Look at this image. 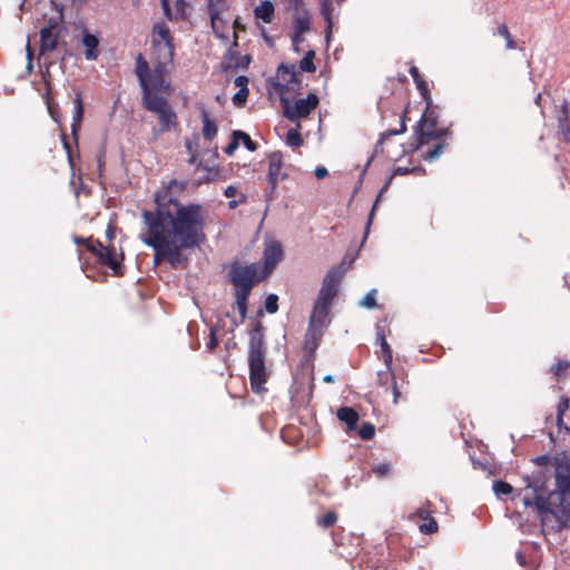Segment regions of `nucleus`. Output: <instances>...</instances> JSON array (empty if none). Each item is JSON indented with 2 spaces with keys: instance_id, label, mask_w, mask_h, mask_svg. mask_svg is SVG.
<instances>
[{
  "instance_id": "nucleus-40",
  "label": "nucleus",
  "mask_w": 570,
  "mask_h": 570,
  "mask_svg": "<svg viewBox=\"0 0 570 570\" xmlns=\"http://www.w3.org/2000/svg\"><path fill=\"white\" fill-rule=\"evenodd\" d=\"M492 489L497 495H508L513 492V487L502 480H495L493 482Z\"/></svg>"
},
{
  "instance_id": "nucleus-34",
  "label": "nucleus",
  "mask_w": 570,
  "mask_h": 570,
  "mask_svg": "<svg viewBox=\"0 0 570 570\" xmlns=\"http://www.w3.org/2000/svg\"><path fill=\"white\" fill-rule=\"evenodd\" d=\"M321 2V13L324 20L326 21V29H325V38L326 41L331 38V31H332V7H331V0H320Z\"/></svg>"
},
{
  "instance_id": "nucleus-58",
  "label": "nucleus",
  "mask_w": 570,
  "mask_h": 570,
  "mask_svg": "<svg viewBox=\"0 0 570 570\" xmlns=\"http://www.w3.org/2000/svg\"><path fill=\"white\" fill-rule=\"evenodd\" d=\"M86 248L88 252H90L96 257H98V253L100 252V249H105V246L99 240H96V242L89 240Z\"/></svg>"
},
{
  "instance_id": "nucleus-52",
  "label": "nucleus",
  "mask_w": 570,
  "mask_h": 570,
  "mask_svg": "<svg viewBox=\"0 0 570 570\" xmlns=\"http://www.w3.org/2000/svg\"><path fill=\"white\" fill-rule=\"evenodd\" d=\"M360 304L367 308L376 307V289H371Z\"/></svg>"
},
{
  "instance_id": "nucleus-56",
  "label": "nucleus",
  "mask_w": 570,
  "mask_h": 570,
  "mask_svg": "<svg viewBox=\"0 0 570 570\" xmlns=\"http://www.w3.org/2000/svg\"><path fill=\"white\" fill-rule=\"evenodd\" d=\"M159 1H160V6H161L163 12H164V16L166 17V19L169 21L175 20V13L173 12L171 7H170V0H159Z\"/></svg>"
},
{
  "instance_id": "nucleus-47",
  "label": "nucleus",
  "mask_w": 570,
  "mask_h": 570,
  "mask_svg": "<svg viewBox=\"0 0 570 570\" xmlns=\"http://www.w3.org/2000/svg\"><path fill=\"white\" fill-rule=\"evenodd\" d=\"M393 381H395V377L393 375V373L391 372V367H386L385 371H379L377 372V383L381 385V386H387L389 383H393Z\"/></svg>"
},
{
  "instance_id": "nucleus-2",
  "label": "nucleus",
  "mask_w": 570,
  "mask_h": 570,
  "mask_svg": "<svg viewBox=\"0 0 570 570\" xmlns=\"http://www.w3.org/2000/svg\"><path fill=\"white\" fill-rule=\"evenodd\" d=\"M525 488L533 490V498H524L523 504L525 507H535L539 518L542 523H546L548 518L552 515L557 521L556 531L570 529V502L567 500H557L544 497L541 492L544 491V476L538 475L531 478L525 475Z\"/></svg>"
},
{
  "instance_id": "nucleus-9",
  "label": "nucleus",
  "mask_w": 570,
  "mask_h": 570,
  "mask_svg": "<svg viewBox=\"0 0 570 570\" xmlns=\"http://www.w3.org/2000/svg\"><path fill=\"white\" fill-rule=\"evenodd\" d=\"M318 102V96L311 92L306 98L296 100L294 106H292L289 101L288 105L283 108V115L289 121L298 122L301 118H306L314 109H316Z\"/></svg>"
},
{
  "instance_id": "nucleus-30",
  "label": "nucleus",
  "mask_w": 570,
  "mask_h": 570,
  "mask_svg": "<svg viewBox=\"0 0 570 570\" xmlns=\"http://www.w3.org/2000/svg\"><path fill=\"white\" fill-rule=\"evenodd\" d=\"M423 140L422 129L420 126L414 127V132L407 142L403 144V154H412L419 150L425 144H421Z\"/></svg>"
},
{
  "instance_id": "nucleus-32",
  "label": "nucleus",
  "mask_w": 570,
  "mask_h": 570,
  "mask_svg": "<svg viewBox=\"0 0 570 570\" xmlns=\"http://www.w3.org/2000/svg\"><path fill=\"white\" fill-rule=\"evenodd\" d=\"M410 75L412 76L415 85H416V88L419 89L422 98L425 100V99H429V98H432L431 97V92L429 90V87L425 82V80L422 78V76L420 75V71L419 69L415 67V66H412L410 68Z\"/></svg>"
},
{
  "instance_id": "nucleus-36",
  "label": "nucleus",
  "mask_w": 570,
  "mask_h": 570,
  "mask_svg": "<svg viewBox=\"0 0 570 570\" xmlns=\"http://www.w3.org/2000/svg\"><path fill=\"white\" fill-rule=\"evenodd\" d=\"M271 86L276 90V92L279 95V102L282 105V108H284L286 105H288L289 99L287 98L286 94L291 90L288 83H282L277 80H271Z\"/></svg>"
},
{
  "instance_id": "nucleus-5",
  "label": "nucleus",
  "mask_w": 570,
  "mask_h": 570,
  "mask_svg": "<svg viewBox=\"0 0 570 570\" xmlns=\"http://www.w3.org/2000/svg\"><path fill=\"white\" fill-rule=\"evenodd\" d=\"M556 491L550 492V499H570V456L566 453L556 454L554 459Z\"/></svg>"
},
{
  "instance_id": "nucleus-11",
  "label": "nucleus",
  "mask_w": 570,
  "mask_h": 570,
  "mask_svg": "<svg viewBox=\"0 0 570 570\" xmlns=\"http://www.w3.org/2000/svg\"><path fill=\"white\" fill-rule=\"evenodd\" d=\"M73 104V115H72V124H71V136L73 138V142L78 145V134L81 128V122L83 119V101L81 91H76L75 97L72 99Z\"/></svg>"
},
{
  "instance_id": "nucleus-27",
  "label": "nucleus",
  "mask_w": 570,
  "mask_h": 570,
  "mask_svg": "<svg viewBox=\"0 0 570 570\" xmlns=\"http://www.w3.org/2000/svg\"><path fill=\"white\" fill-rule=\"evenodd\" d=\"M376 341L381 346L384 364L390 368L393 362L392 348L385 338L383 330L380 326H376Z\"/></svg>"
},
{
  "instance_id": "nucleus-61",
  "label": "nucleus",
  "mask_w": 570,
  "mask_h": 570,
  "mask_svg": "<svg viewBox=\"0 0 570 570\" xmlns=\"http://www.w3.org/2000/svg\"><path fill=\"white\" fill-rule=\"evenodd\" d=\"M234 85L236 87H239L240 88H244V87H247L248 85V78L246 76H238L236 77V79L234 80Z\"/></svg>"
},
{
  "instance_id": "nucleus-29",
  "label": "nucleus",
  "mask_w": 570,
  "mask_h": 570,
  "mask_svg": "<svg viewBox=\"0 0 570 570\" xmlns=\"http://www.w3.org/2000/svg\"><path fill=\"white\" fill-rule=\"evenodd\" d=\"M202 121L203 136L206 140L212 141L216 137L218 128L215 120L209 117L205 109L202 111Z\"/></svg>"
},
{
  "instance_id": "nucleus-21",
  "label": "nucleus",
  "mask_w": 570,
  "mask_h": 570,
  "mask_svg": "<svg viewBox=\"0 0 570 570\" xmlns=\"http://www.w3.org/2000/svg\"><path fill=\"white\" fill-rule=\"evenodd\" d=\"M405 120H406V110H404L402 112V115L400 116V128L399 129H387V130H385L384 132H382L380 135V138H379V140H377V142L375 145V148H374V151L376 154L383 151V144L390 137L396 136V135H401V134H404L406 131Z\"/></svg>"
},
{
  "instance_id": "nucleus-18",
  "label": "nucleus",
  "mask_w": 570,
  "mask_h": 570,
  "mask_svg": "<svg viewBox=\"0 0 570 570\" xmlns=\"http://www.w3.org/2000/svg\"><path fill=\"white\" fill-rule=\"evenodd\" d=\"M277 77H279L284 81H286L288 83V86L292 85V86L299 87L302 83L301 75L298 71H296L294 65H287V63L282 62L277 67Z\"/></svg>"
},
{
  "instance_id": "nucleus-41",
  "label": "nucleus",
  "mask_w": 570,
  "mask_h": 570,
  "mask_svg": "<svg viewBox=\"0 0 570 570\" xmlns=\"http://www.w3.org/2000/svg\"><path fill=\"white\" fill-rule=\"evenodd\" d=\"M286 142L291 147H299L303 145L304 140L296 128L288 129L286 134Z\"/></svg>"
},
{
  "instance_id": "nucleus-7",
  "label": "nucleus",
  "mask_w": 570,
  "mask_h": 570,
  "mask_svg": "<svg viewBox=\"0 0 570 570\" xmlns=\"http://www.w3.org/2000/svg\"><path fill=\"white\" fill-rule=\"evenodd\" d=\"M346 271L347 268L345 267V263L342 262L340 265L331 268L327 272L323 279L316 302L328 305L332 304L334 297L337 295L338 286Z\"/></svg>"
},
{
  "instance_id": "nucleus-42",
  "label": "nucleus",
  "mask_w": 570,
  "mask_h": 570,
  "mask_svg": "<svg viewBox=\"0 0 570 570\" xmlns=\"http://www.w3.org/2000/svg\"><path fill=\"white\" fill-rule=\"evenodd\" d=\"M446 146L448 145L444 141L436 144L432 149H430L424 155V159L428 160V161L436 160L443 154V151L446 148Z\"/></svg>"
},
{
  "instance_id": "nucleus-46",
  "label": "nucleus",
  "mask_w": 570,
  "mask_h": 570,
  "mask_svg": "<svg viewBox=\"0 0 570 570\" xmlns=\"http://www.w3.org/2000/svg\"><path fill=\"white\" fill-rule=\"evenodd\" d=\"M372 471L375 473V475L377 478H386L391 474L392 472V466L389 462H382V463H379L377 465H374L372 468Z\"/></svg>"
},
{
  "instance_id": "nucleus-20",
  "label": "nucleus",
  "mask_w": 570,
  "mask_h": 570,
  "mask_svg": "<svg viewBox=\"0 0 570 570\" xmlns=\"http://www.w3.org/2000/svg\"><path fill=\"white\" fill-rule=\"evenodd\" d=\"M330 306L328 304L320 303L315 301L313 312L309 316L308 324L316 325L322 328L325 326L326 318L330 313Z\"/></svg>"
},
{
  "instance_id": "nucleus-15",
  "label": "nucleus",
  "mask_w": 570,
  "mask_h": 570,
  "mask_svg": "<svg viewBox=\"0 0 570 570\" xmlns=\"http://www.w3.org/2000/svg\"><path fill=\"white\" fill-rule=\"evenodd\" d=\"M323 337V328L316 325L308 324L306 333H305V340H304V348L309 353L313 354L320 346V343Z\"/></svg>"
},
{
  "instance_id": "nucleus-26",
  "label": "nucleus",
  "mask_w": 570,
  "mask_h": 570,
  "mask_svg": "<svg viewBox=\"0 0 570 570\" xmlns=\"http://www.w3.org/2000/svg\"><path fill=\"white\" fill-rule=\"evenodd\" d=\"M97 261L110 269H112L115 273H117L119 268V263L116 258V253L114 248L105 247V249H100L98 253Z\"/></svg>"
},
{
  "instance_id": "nucleus-45",
  "label": "nucleus",
  "mask_w": 570,
  "mask_h": 570,
  "mask_svg": "<svg viewBox=\"0 0 570 570\" xmlns=\"http://www.w3.org/2000/svg\"><path fill=\"white\" fill-rule=\"evenodd\" d=\"M249 94L248 87L240 88L232 98L233 104L236 107H243L246 101Z\"/></svg>"
},
{
  "instance_id": "nucleus-53",
  "label": "nucleus",
  "mask_w": 570,
  "mask_h": 570,
  "mask_svg": "<svg viewBox=\"0 0 570 570\" xmlns=\"http://www.w3.org/2000/svg\"><path fill=\"white\" fill-rule=\"evenodd\" d=\"M569 367H570V362L561 360V361H558L551 367V372L554 376L560 377L564 373V371L568 370Z\"/></svg>"
},
{
  "instance_id": "nucleus-33",
  "label": "nucleus",
  "mask_w": 570,
  "mask_h": 570,
  "mask_svg": "<svg viewBox=\"0 0 570 570\" xmlns=\"http://www.w3.org/2000/svg\"><path fill=\"white\" fill-rule=\"evenodd\" d=\"M570 399L568 396H561L557 405V425L559 430L564 429L570 433V426L563 423V415L569 410Z\"/></svg>"
},
{
  "instance_id": "nucleus-6",
  "label": "nucleus",
  "mask_w": 570,
  "mask_h": 570,
  "mask_svg": "<svg viewBox=\"0 0 570 570\" xmlns=\"http://www.w3.org/2000/svg\"><path fill=\"white\" fill-rule=\"evenodd\" d=\"M268 170H267V189L265 191L266 208L265 214L269 208V204L278 197L277 186L281 175V169L284 167L283 154L279 150L272 151L267 155Z\"/></svg>"
},
{
  "instance_id": "nucleus-63",
  "label": "nucleus",
  "mask_w": 570,
  "mask_h": 570,
  "mask_svg": "<svg viewBox=\"0 0 570 570\" xmlns=\"http://www.w3.org/2000/svg\"><path fill=\"white\" fill-rule=\"evenodd\" d=\"M411 168L409 167H396L394 170H393V176H404V175H409L411 171Z\"/></svg>"
},
{
  "instance_id": "nucleus-54",
  "label": "nucleus",
  "mask_w": 570,
  "mask_h": 570,
  "mask_svg": "<svg viewBox=\"0 0 570 570\" xmlns=\"http://www.w3.org/2000/svg\"><path fill=\"white\" fill-rule=\"evenodd\" d=\"M554 459H556V455L551 456L549 454H542V455L535 456L534 459H532V461L539 466H546L549 464L554 466Z\"/></svg>"
},
{
  "instance_id": "nucleus-49",
  "label": "nucleus",
  "mask_w": 570,
  "mask_h": 570,
  "mask_svg": "<svg viewBox=\"0 0 570 570\" xmlns=\"http://www.w3.org/2000/svg\"><path fill=\"white\" fill-rule=\"evenodd\" d=\"M498 35L504 37V39L507 40V48L508 49H514L515 48V42H514L512 36L510 35L507 24L502 23V24H500L498 27Z\"/></svg>"
},
{
  "instance_id": "nucleus-14",
  "label": "nucleus",
  "mask_w": 570,
  "mask_h": 570,
  "mask_svg": "<svg viewBox=\"0 0 570 570\" xmlns=\"http://www.w3.org/2000/svg\"><path fill=\"white\" fill-rule=\"evenodd\" d=\"M424 101L426 102L425 110L415 126H420L421 129L434 128L440 117L438 111L439 107L433 105L432 98L425 99Z\"/></svg>"
},
{
  "instance_id": "nucleus-25",
  "label": "nucleus",
  "mask_w": 570,
  "mask_h": 570,
  "mask_svg": "<svg viewBox=\"0 0 570 570\" xmlns=\"http://www.w3.org/2000/svg\"><path fill=\"white\" fill-rule=\"evenodd\" d=\"M275 8L272 1L264 0L255 9V18L263 20L265 23H271L274 19Z\"/></svg>"
},
{
  "instance_id": "nucleus-10",
  "label": "nucleus",
  "mask_w": 570,
  "mask_h": 570,
  "mask_svg": "<svg viewBox=\"0 0 570 570\" xmlns=\"http://www.w3.org/2000/svg\"><path fill=\"white\" fill-rule=\"evenodd\" d=\"M158 38L160 40H163L165 43L166 55L164 56V58L167 59L168 62H173L174 52H175L174 38L170 33L169 28L163 21L156 22L153 26L151 43H153V47H155V48H157L159 46Z\"/></svg>"
},
{
  "instance_id": "nucleus-62",
  "label": "nucleus",
  "mask_w": 570,
  "mask_h": 570,
  "mask_svg": "<svg viewBox=\"0 0 570 570\" xmlns=\"http://www.w3.org/2000/svg\"><path fill=\"white\" fill-rule=\"evenodd\" d=\"M314 174L317 179H323L328 175V171L325 167L318 166L316 167Z\"/></svg>"
},
{
  "instance_id": "nucleus-35",
  "label": "nucleus",
  "mask_w": 570,
  "mask_h": 570,
  "mask_svg": "<svg viewBox=\"0 0 570 570\" xmlns=\"http://www.w3.org/2000/svg\"><path fill=\"white\" fill-rule=\"evenodd\" d=\"M448 128H430V129H422V136L423 140L421 144H429L431 140L441 139L442 137H445L449 134Z\"/></svg>"
},
{
  "instance_id": "nucleus-38",
  "label": "nucleus",
  "mask_w": 570,
  "mask_h": 570,
  "mask_svg": "<svg viewBox=\"0 0 570 570\" xmlns=\"http://www.w3.org/2000/svg\"><path fill=\"white\" fill-rule=\"evenodd\" d=\"M189 3L186 0L175 1V21H186L189 19Z\"/></svg>"
},
{
  "instance_id": "nucleus-50",
  "label": "nucleus",
  "mask_w": 570,
  "mask_h": 570,
  "mask_svg": "<svg viewBox=\"0 0 570 570\" xmlns=\"http://www.w3.org/2000/svg\"><path fill=\"white\" fill-rule=\"evenodd\" d=\"M428 522L420 525V531L424 534H432L438 531V522L434 518L426 520Z\"/></svg>"
},
{
  "instance_id": "nucleus-16",
  "label": "nucleus",
  "mask_w": 570,
  "mask_h": 570,
  "mask_svg": "<svg viewBox=\"0 0 570 570\" xmlns=\"http://www.w3.org/2000/svg\"><path fill=\"white\" fill-rule=\"evenodd\" d=\"M81 43L86 48L85 58L90 61L96 60L99 56V38L96 35L90 33L88 29H83Z\"/></svg>"
},
{
  "instance_id": "nucleus-28",
  "label": "nucleus",
  "mask_w": 570,
  "mask_h": 570,
  "mask_svg": "<svg viewBox=\"0 0 570 570\" xmlns=\"http://www.w3.org/2000/svg\"><path fill=\"white\" fill-rule=\"evenodd\" d=\"M252 289L248 288H237L235 291V301L237 305L238 313L240 315L242 322L246 318L247 315V304L248 297Z\"/></svg>"
},
{
  "instance_id": "nucleus-37",
  "label": "nucleus",
  "mask_w": 570,
  "mask_h": 570,
  "mask_svg": "<svg viewBox=\"0 0 570 570\" xmlns=\"http://www.w3.org/2000/svg\"><path fill=\"white\" fill-rule=\"evenodd\" d=\"M233 136L242 142L248 151H255L258 147L257 142L252 140L250 136L243 130H234Z\"/></svg>"
},
{
  "instance_id": "nucleus-1",
  "label": "nucleus",
  "mask_w": 570,
  "mask_h": 570,
  "mask_svg": "<svg viewBox=\"0 0 570 570\" xmlns=\"http://www.w3.org/2000/svg\"><path fill=\"white\" fill-rule=\"evenodd\" d=\"M170 185L154 195V209L142 210L146 232L140 239L155 252L154 264L168 263L186 268L184 250L199 248L206 242V212L200 204H183L169 195Z\"/></svg>"
},
{
  "instance_id": "nucleus-19",
  "label": "nucleus",
  "mask_w": 570,
  "mask_h": 570,
  "mask_svg": "<svg viewBox=\"0 0 570 570\" xmlns=\"http://www.w3.org/2000/svg\"><path fill=\"white\" fill-rule=\"evenodd\" d=\"M167 59L164 62H159L157 67L149 73L148 77V89L150 94H157L164 86V67L167 63Z\"/></svg>"
},
{
  "instance_id": "nucleus-24",
  "label": "nucleus",
  "mask_w": 570,
  "mask_h": 570,
  "mask_svg": "<svg viewBox=\"0 0 570 570\" xmlns=\"http://www.w3.org/2000/svg\"><path fill=\"white\" fill-rule=\"evenodd\" d=\"M59 38L58 35L49 31V28H42L40 30V52L52 51L58 47Z\"/></svg>"
},
{
  "instance_id": "nucleus-43",
  "label": "nucleus",
  "mask_w": 570,
  "mask_h": 570,
  "mask_svg": "<svg viewBox=\"0 0 570 570\" xmlns=\"http://www.w3.org/2000/svg\"><path fill=\"white\" fill-rule=\"evenodd\" d=\"M311 22L307 16L296 17L294 20V31L305 33L309 30Z\"/></svg>"
},
{
  "instance_id": "nucleus-39",
  "label": "nucleus",
  "mask_w": 570,
  "mask_h": 570,
  "mask_svg": "<svg viewBox=\"0 0 570 570\" xmlns=\"http://www.w3.org/2000/svg\"><path fill=\"white\" fill-rule=\"evenodd\" d=\"M46 105H47L48 112L51 116V118L53 119V121L59 125L60 129L63 128L61 122H60V108H59V105L57 102L52 101L49 98L48 94H47V97H46Z\"/></svg>"
},
{
  "instance_id": "nucleus-31",
  "label": "nucleus",
  "mask_w": 570,
  "mask_h": 570,
  "mask_svg": "<svg viewBox=\"0 0 570 570\" xmlns=\"http://www.w3.org/2000/svg\"><path fill=\"white\" fill-rule=\"evenodd\" d=\"M394 176L393 174H391L384 181L383 186L381 187L380 191H379V195L374 202V205L372 206V209L368 214V217H367V223H366V226H365V233H364V239L367 237V234H368V230H370V226L372 224V220H373V217H374V213L377 208V204L382 197V195L389 189V187L391 186L392 184V180H393Z\"/></svg>"
},
{
  "instance_id": "nucleus-22",
  "label": "nucleus",
  "mask_w": 570,
  "mask_h": 570,
  "mask_svg": "<svg viewBox=\"0 0 570 570\" xmlns=\"http://www.w3.org/2000/svg\"><path fill=\"white\" fill-rule=\"evenodd\" d=\"M337 419L344 422L347 426V431L351 432L357 428L360 415L353 407L343 406L337 411Z\"/></svg>"
},
{
  "instance_id": "nucleus-17",
  "label": "nucleus",
  "mask_w": 570,
  "mask_h": 570,
  "mask_svg": "<svg viewBox=\"0 0 570 570\" xmlns=\"http://www.w3.org/2000/svg\"><path fill=\"white\" fill-rule=\"evenodd\" d=\"M225 58L229 61H234V63H226L223 66L224 70L227 71L229 69L234 70H245L248 68L249 63L252 62L250 55H244L240 56L238 51H234L232 49H228L226 52Z\"/></svg>"
},
{
  "instance_id": "nucleus-12",
  "label": "nucleus",
  "mask_w": 570,
  "mask_h": 570,
  "mask_svg": "<svg viewBox=\"0 0 570 570\" xmlns=\"http://www.w3.org/2000/svg\"><path fill=\"white\" fill-rule=\"evenodd\" d=\"M283 248L281 243L274 242L268 245L264 250V272L266 276L269 274L275 266L283 259Z\"/></svg>"
},
{
  "instance_id": "nucleus-57",
  "label": "nucleus",
  "mask_w": 570,
  "mask_h": 570,
  "mask_svg": "<svg viewBox=\"0 0 570 570\" xmlns=\"http://www.w3.org/2000/svg\"><path fill=\"white\" fill-rule=\"evenodd\" d=\"M299 70L304 72H314L316 70V66L314 61H311L306 58H302L299 61Z\"/></svg>"
},
{
  "instance_id": "nucleus-13",
  "label": "nucleus",
  "mask_w": 570,
  "mask_h": 570,
  "mask_svg": "<svg viewBox=\"0 0 570 570\" xmlns=\"http://www.w3.org/2000/svg\"><path fill=\"white\" fill-rule=\"evenodd\" d=\"M150 72L151 70L148 62L145 60L141 53H138L136 57L135 73L138 78L139 86L142 91V99L151 95L148 89V77Z\"/></svg>"
},
{
  "instance_id": "nucleus-4",
  "label": "nucleus",
  "mask_w": 570,
  "mask_h": 570,
  "mask_svg": "<svg viewBox=\"0 0 570 570\" xmlns=\"http://www.w3.org/2000/svg\"><path fill=\"white\" fill-rule=\"evenodd\" d=\"M142 104L148 111L158 115L160 132H168L177 127L178 122L176 112L173 110L166 98L158 94H153L144 98Z\"/></svg>"
},
{
  "instance_id": "nucleus-64",
  "label": "nucleus",
  "mask_w": 570,
  "mask_h": 570,
  "mask_svg": "<svg viewBox=\"0 0 570 570\" xmlns=\"http://www.w3.org/2000/svg\"><path fill=\"white\" fill-rule=\"evenodd\" d=\"M515 559H517V562L519 563V566L525 567L527 558H525V554L522 551H520V550L517 551Z\"/></svg>"
},
{
  "instance_id": "nucleus-3",
  "label": "nucleus",
  "mask_w": 570,
  "mask_h": 570,
  "mask_svg": "<svg viewBox=\"0 0 570 570\" xmlns=\"http://www.w3.org/2000/svg\"><path fill=\"white\" fill-rule=\"evenodd\" d=\"M248 370L252 391L259 394L266 389L267 371L265 366L266 343L265 327L262 322L256 321L248 332Z\"/></svg>"
},
{
  "instance_id": "nucleus-48",
  "label": "nucleus",
  "mask_w": 570,
  "mask_h": 570,
  "mask_svg": "<svg viewBox=\"0 0 570 570\" xmlns=\"http://www.w3.org/2000/svg\"><path fill=\"white\" fill-rule=\"evenodd\" d=\"M265 311L274 314L278 311V296L276 294H268L265 299Z\"/></svg>"
},
{
  "instance_id": "nucleus-55",
  "label": "nucleus",
  "mask_w": 570,
  "mask_h": 570,
  "mask_svg": "<svg viewBox=\"0 0 570 570\" xmlns=\"http://www.w3.org/2000/svg\"><path fill=\"white\" fill-rule=\"evenodd\" d=\"M336 520H337L336 513L333 511H330L318 521V523L324 528H330L336 522Z\"/></svg>"
},
{
  "instance_id": "nucleus-60",
  "label": "nucleus",
  "mask_w": 570,
  "mask_h": 570,
  "mask_svg": "<svg viewBox=\"0 0 570 570\" xmlns=\"http://www.w3.org/2000/svg\"><path fill=\"white\" fill-rule=\"evenodd\" d=\"M239 146V142H238V139L235 138L233 135H232V140L224 148V151L225 154H227L228 156H233L235 150L238 148Z\"/></svg>"
},
{
  "instance_id": "nucleus-23",
  "label": "nucleus",
  "mask_w": 570,
  "mask_h": 570,
  "mask_svg": "<svg viewBox=\"0 0 570 570\" xmlns=\"http://www.w3.org/2000/svg\"><path fill=\"white\" fill-rule=\"evenodd\" d=\"M208 13L210 17V24L214 33H217L216 21L219 20V14L228 9L226 0H208L207 3Z\"/></svg>"
},
{
  "instance_id": "nucleus-51",
  "label": "nucleus",
  "mask_w": 570,
  "mask_h": 570,
  "mask_svg": "<svg viewBox=\"0 0 570 570\" xmlns=\"http://www.w3.org/2000/svg\"><path fill=\"white\" fill-rule=\"evenodd\" d=\"M60 131H61V142H62L63 149H65V151L67 154L68 161H69L70 166L73 167V158H72L71 144L69 142V140L67 138L65 129L61 128Z\"/></svg>"
},
{
  "instance_id": "nucleus-44",
  "label": "nucleus",
  "mask_w": 570,
  "mask_h": 570,
  "mask_svg": "<svg viewBox=\"0 0 570 570\" xmlns=\"http://www.w3.org/2000/svg\"><path fill=\"white\" fill-rule=\"evenodd\" d=\"M358 435L364 441L372 440L375 435L374 425L370 422H364L358 430Z\"/></svg>"
},
{
  "instance_id": "nucleus-8",
  "label": "nucleus",
  "mask_w": 570,
  "mask_h": 570,
  "mask_svg": "<svg viewBox=\"0 0 570 570\" xmlns=\"http://www.w3.org/2000/svg\"><path fill=\"white\" fill-rule=\"evenodd\" d=\"M265 275H257V267L255 264L239 266L233 265L229 271V278L232 284L237 288L252 289L256 283L261 282Z\"/></svg>"
},
{
  "instance_id": "nucleus-59",
  "label": "nucleus",
  "mask_w": 570,
  "mask_h": 570,
  "mask_svg": "<svg viewBox=\"0 0 570 570\" xmlns=\"http://www.w3.org/2000/svg\"><path fill=\"white\" fill-rule=\"evenodd\" d=\"M218 345L216 327L212 326L209 332V341L206 344L208 351H213Z\"/></svg>"
}]
</instances>
